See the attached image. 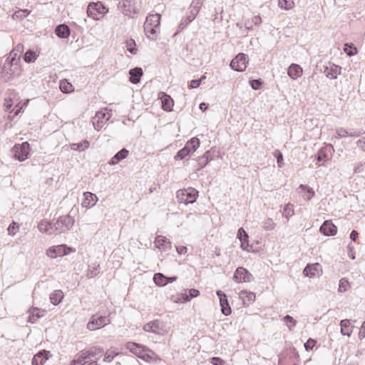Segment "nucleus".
<instances>
[{
  "label": "nucleus",
  "instance_id": "f257e3e1",
  "mask_svg": "<svg viewBox=\"0 0 365 365\" xmlns=\"http://www.w3.org/2000/svg\"><path fill=\"white\" fill-rule=\"evenodd\" d=\"M161 16L158 14H150L147 16L143 25L146 36L151 40L156 38L157 34L160 31Z\"/></svg>",
  "mask_w": 365,
  "mask_h": 365
},
{
  "label": "nucleus",
  "instance_id": "f03ea898",
  "mask_svg": "<svg viewBox=\"0 0 365 365\" xmlns=\"http://www.w3.org/2000/svg\"><path fill=\"white\" fill-rule=\"evenodd\" d=\"M203 0H193L189 8V14L181 21L178 26V31L183 30L197 15L202 4Z\"/></svg>",
  "mask_w": 365,
  "mask_h": 365
},
{
  "label": "nucleus",
  "instance_id": "7ed1b4c3",
  "mask_svg": "<svg viewBox=\"0 0 365 365\" xmlns=\"http://www.w3.org/2000/svg\"><path fill=\"white\" fill-rule=\"evenodd\" d=\"M200 146V140L195 137L189 140L184 148L180 150L175 155L176 160L185 159L187 156L193 153Z\"/></svg>",
  "mask_w": 365,
  "mask_h": 365
},
{
  "label": "nucleus",
  "instance_id": "20e7f679",
  "mask_svg": "<svg viewBox=\"0 0 365 365\" xmlns=\"http://www.w3.org/2000/svg\"><path fill=\"white\" fill-rule=\"evenodd\" d=\"M198 191L192 187L179 190L177 191L176 197L179 203L185 205L192 204L196 201Z\"/></svg>",
  "mask_w": 365,
  "mask_h": 365
},
{
  "label": "nucleus",
  "instance_id": "39448f33",
  "mask_svg": "<svg viewBox=\"0 0 365 365\" xmlns=\"http://www.w3.org/2000/svg\"><path fill=\"white\" fill-rule=\"evenodd\" d=\"M73 224L74 220L71 215H68L59 217L53 223L54 235L65 232L71 230Z\"/></svg>",
  "mask_w": 365,
  "mask_h": 365
},
{
  "label": "nucleus",
  "instance_id": "423d86ee",
  "mask_svg": "<svg viewBox=\"0 0 365 365\" xmlns=\"http://www.w3.org/2000/svg\"><path fill=\"white\" fill-rule=\"evenodd\" d=\"M125 347L130 352L141 359L151 358L152 351L146 348L142 344L135 342L129 341L126 344Z\"/></svg>",
  "mask_w": 365,
  "mask_h": 365
},
{
  "label": "nucleus",
  "instance_id": "0eeeda50",
  "mask_svg": "<svg viewBox=\"0 0 365 365\" xmlns=\"http://www.w3.org/2000/svg\"><path fill=\"white\" fill-rule=\"evenodd\" d=\"M108 9L101 3H90L87 8V14L95 20L101 19Z\"/></svg>",
  "mask_w": 365,
  "mask_h": 365
},
{
  "label": "nucleus",
  "instance_id": "6e6552de",
  "mask_svg": "<svg viewBox=\"0 0 365 365\" xmlns=\"http://www.w3.org/2000/svg\"><path fill=\"white\" fill-rule=\"evenodd\" d=\"M12 152L16 159L24 161L29 158L30 155V144L28 142L16 144L12 149Z\"/></svg>",
  "mask_w": 365,
  "mask_h": 365
},
{
  "label": "nucleus",
  "instance_id": "1a4fd4ad",
  "mask_svg": "<svg viewBox=\"0 0 365 365\" xmlns=\"http://www.w3.org/2000/svg\"><path fill=\"white\" fill-rule=\"evenodd\" d=\"M110 323V318L107 316L94 314L87 324V328L91 331L101 329Z\"/></svg>",
  "mask_w": 365,
  "mask_h": 365
},
{
  "label": "nucleus",
  "instance_id": "9d476101",
  "mask_svg": "<svg viewBox=\"0 0 365 365\" xmlns=\"http://www.w3.org/2000/svg\"><path fill=\"white\" fill-rule=\"evenodd\" d=\"M122 12L128 16H133L139 12V6L136 0H122L119 4Z\"/></svg>",
  "mask_w": 365,
  "mask_h": 365
},
{
  "label": "nucleus",
  "instance_id": "9b49d317",
  "mask_svg": "<svg viewBox=\"0 0 365 365\" xmlns=\"http://www.w3.org/2000/svg\"><path fill=\"white\" fill-rule=\"evenodd\" d=\"M248 63V56L245 53L237 54L230 62V67L238 72L244 71Z\"/></svg>",
  "mask_w": 365,
  "mask_h": 365
},
{
  "label": "nucleus",
  "instance_id": "f8f14e48",
  "mask_svg": "<svg viewBox=\"0 0 365 365\" xmlns=\"http://www.w3.org/2000/svg\"><path fill=\"white\" fill-rule=\"evenodd\" d=\"M233 279L237 283L250 282L254 280V277L247 269L240 267L235 271Z\"/></svg>",
  "mask_w": 365,
  "mask_h": 365
},
{
  "label": "nucleus",
  "instance_id": "ddd939ff",
  "mask_svg": "<svg viewBox=\"0 0 365 365\" xmlns=\"http://www.w3.org/2000/svg\"><path fill=\"white\" fill-rule=\"evenodd\" d=\"M143 330L147 332H152L157 334H163L165 331V327L163 322L160 320H154L145 324Z\"/></svg>",
  "mask_w": 365,
  "mask_h": 365
},
{
  "label": "nucleus",
  "instance_id": "4468645a",
  "mask_svg": "<svg viewBox=\"0 0 365 365\" xmlns=\"http://www.w3.org/2000/svg\"><path fill=\"white\" fill-rule=\"evenodd\" d=\"M68 250L70 248L65 245L53 246L46 250V255L51 258H56L67 255Z\"/></svg>",
  "mask_w": 365,
  "mask_h": 365
},
{
  "label": "nucleus",
  "instance_id": "2eb2a0df",
  "mask_svg": "<svg viewBox=\"0 0 365 365\" xmlns=\"http://www.w3.org/2000/svg\"><path fill=\"white\" fill-rule=\"evenodd\" d=\"M14 67L10 66L9 63H4L1 70L0 71V78H3L4 81H9L12 76H18L20 74L21 68L16 69V71H13Z\"/></svg>",
  "mask_w": 365,
  "mask_h": 365
},
{
  "label": "nucleus",
  "instance_id": "dca6fc26",
  "mask_svg": "<svg viewBox=\"0 0 365 365\" xmlns=\"http://www.w3.org/2000/svg\"><path fill=\"white\" fill-rule=\"evenodd\" d=\"M216 294L220 299L222 313L225 316H229L232 312V309L228 303L227 295L220 290H218Z\"/></svg>",
  "mask_w": 365,
  "mask_h": 365
},
{
  "label": "nucleus",
  "instance_id": "f3484780",
  "mask_svg": "<svg viewBox=\"0 0 365 365\" xmlns=\"http://www.w3.org/2000/svg\"><path fill=\"white\" fill-rule=\"evenodd\" d=\"M155 247L161 252H166L171 249V242L166 237L158 235L154 242Z\"/></svg>",
  "mask_w": 365,
  "mask_h": 365
},
{
  "label": "nucleus",
  "instance_id": "a211bd4d",
  "mask_svg": "<svg viewBox=\"0 0 365 365\" xmlns=\"http://www.w3.org/2000/svg\"><path fill=\"white\" fill-rule=\"evenodd\" d=\"M319 230L322 233L327 236L336 235L337 232L336 227L330 220H326L321 225Z\"/></svg>",
  "mask_w": 365,
  "mask_h": 365
},
{
  "label": "nucleus",
  "instance_id": "6ab92c4d",
  "mask_svg": "<svg viewBox=\"0 0 365 365\" xmlns=\"http://www.w3.org/2000/svg\"><path fill=\"white\" fill-rule=\"evenodd\" d=\"M322 272V266L319 263L307 264L303 270V273L307 277H314Z\"/></svg>",
  "mask_w": 365,
  "mask_h": 365
},
{
  "label": "nucleus",
  "instance_id": "aec40b11",
  "mask_svg": "<svg viewBox=\"0 0 365 365\" xmlns=\"http://www.w3.org/2000/svg\"><path fill=\"white\" fill-rule=\"evenodd\" d=\"M98 201V197L96 195L90 192L83 193V200L81 203L82 206L86 208H90L94 206Z\"/></svg>",
  "mask_w": 365,
  "mask_h": 365
},
{
  "label": "nucleus",
  "instance_id": "412c9836",
  "mask_svg": "<svg viewBox=\"0 0 365 365\" xmlns=\"http://www.w3.org/2000/svg\"><path fill=\"white\" fill-rule=\"evenodd\" d=\"M341 68L335 64H331L329 66H326L324 70V75L330 79H336L341 73Z\"/></svg>",
  "mask_w": 365,
  "mask_h": 365
},
{
  "label": "nucleus",
  "instance_id": "4be33fe9",
  "mask_svg": "<svg viewBox=\"0 0 365 365\" xmlns=\"http://www.w3.org/2000/svg\"><path fill=\"white\" fill-rule=\"evenodd\" d=\"M50 356V352L48 351L43 350L39 351L38 354L34 355L32 359L33 365H43L46 360Z\"/></svg>",
  "mask_w": 365,
  "mask_h": 365
},
{
  "label": "nucleus",
  "instance_id": "5701e85b",
  "mask_svg": "<svg viewBox=\"0 0 365 365\" xmlns=\"http://www.w3.org/2000/svg\"><path fill=\"white\" fill-rule=\"evenodd\" d=\"M53 222H48L46 220H42L38 225V228L41 232L51 235H54Z\"/></svg>",
  "mask_w": 365,
  "mask_h": 365
},
{
  "label": "nucleus",
  "instance_id": "b1692460",
  "mask_svg": "<svg viewBox=\"0 0 365 365\" xmlns=\"http://www.w3.org/2000/svg\"><path fill=\"white\" fill-rule=\"evenodd\" d=\"M237 238L240 241V247L243 250H249V236L248 234L245 232V230L240 227L237 231Z\"/></svg>",
  "mask_w": 365,
  "mask_h": 365
},
{
  "label": "nucleus",
  "instance_id": "393cba45",
  "mask_svg": "<svg viewBox=\"0 0 365 365\" xmlns=\"http://www.w3.org/2000/svg\"><path fill=\"white\" fill-rule=\"evenodd\" d=\"M5 63H9L10 64V66L14 67L13 71H16V69H19L20 68V56L18 55V53L15 51V50H13L7 57Z\"/></svg>",
  "mask_w": 365,
  "mask_h": 365
},
{
  "label": "nucleus",
  "instance_id": "a878e982",
  "mask_svg": "<svg viewBox=\"0 0 365 365\" xmlns=\"http://www.w3.org/2000/svg\"><path fill=\"white\" fill-rule=\"evenodd\" d=\"M29 316L28 317V322L31 324L36 322V321L42 317L45 313L44 310H41L37 307H32L29 310Z\"/></svg>",
  "mask_w": 365,
  "mask_h": 365
},
{
  "label": "nucleus",
  "instance_id": "bb28decb",
  "mask_svg": "<svg viewBox=\"0 0 365 365\" xmlns=\"http://www.w3.org/2000/svg\"><path fill=\"white\" fill-rule=\"evenodd\" d=\"M159 98L161 100L163 109L166 111L171 110L173 106V100L170 96L161 92L159 93Z\"/></svg>",
  "mask_w": 365,
  "mask_h": 365
},
{
  "label": "nucleus",
  "instance_id": "cd10ccee",
  "mask_svg": "<svg viewBox=\"0 0 365 365\" xmlns=\"http://www.w3.org/2000/svg\"><path fill=\"white\" fill-rule=\"evenodd\" d=\"M287 73L291 78L295 80L302 76V68L299 65L292 63L289 66Z\"/></svg>",
  "mask_w": 365,
  "mask_h": 365
},
{
  "label": "nucleus",
  "instance_id": "c85d7f7f",
  "mask_svg": "<svg viewBox=\"0 0 365 365\" xmlns=\"http://www.w3.org/2000/svg\"><path fill=\"white\" fill-rule=\"evenodd\" d=\"M130 81L132 83L136 84L140 82V78L143 76V69L140 67H135L129 71Z\"/></svg>",
  "mask_w": 365,
  "mask_h": 365
},
{
  "label": "nucleus",
  "instance_id": "c756f323",
  "mask_svg": "<svg viewBox=\"0 0 365 365\" xmlns=\"http://www.w3.org/2000/svg\"><path fill=\"white\" fill-rule=\"evenodd\" d=\"M128 155V150L125 148L121 149L120 151H118L116 154L114 155V156L110 159L109 161V164L114 165L118 164L121 160L126 158Z\"/></svg>",
  "mask_w": 365,
  "mask_h": 365
},
{
  "label": "nucleus",
  "instance_id": "7c9ffc66",
  "mask_svg": "<svg viewBox=\"0 0 365 365\" xmlns=\"http://www.w3.org/2000/svg\"><path fill=\"white\" fill-rule=\"evenodd\" d=\"M55 33L58 37L66 38L69 36L71 31L67 25L63 24L56 26Z\"/></svg>",
  "mask_w": 365,
  "mask_h": 365
},
{
  "label": "nucleus",
  "instance_id": "2f4dec72",
  "mask_svg": "<svg viewBox=\"0 0 365 365\" xmlns=\"http://www.w3.org/2000/svg\"><path fill=\"white\" fill-rule=\"evenodd\" d=\"M63 298L61 290H55L50 294V301L53 305L60 304Z\"/></svg>",
  "mask_w": 365,
  "mask_h": 365
},
{
  "label": "nucleus",
  "instance_id": "473e14b6",
  "mask_svg": "<svg viewBox=\"0 0 365 365\" xmlns=\"http://www.w3.org/2000/svg\"><path fill=\"white\" fill-rule=\"evenodd\" d=\"M100 272V265L97 263H92L88 265L87 271V277L88 278H93L97 276Z\"/></svg>",
  "mask_w": 365,
  "mask_h": 365
},
{
  "label": "nucleus",
  "instance_id": "72a5a7b5",
  "mask_svg": "<svg viewBox=\"0 0 365 365\" xmlns=\"http://www.w3.org/2000/svg\"><path fill=\"white\" fill-rule=\"evenodd\" d=\"M153 281L158 286H165L168 284V277L160 272L155 273L153 276Z\"/></svg>",
  "mask_w": 365,
  "mask_h": 365
},
{
  "label": "nucleus",
  "instance_id": "f704fd0d",
  "mask_svg": "<svg viewBox=\"0 0 365 365\" xmlns=\"http://www.w3.org/2000/svg\"><path fill=\"white\" fill-rule=\"evenodd\" d=\"M336 135H336L337 138H345L347 136H351V137L359 136V133H357L356 130L349 133L346 129H344L343 128H340L336 130Z\"/></svg>",
  "mask_w": 365,
  "mask_h": 365
},
{
  "label": "nucleus",
  "instance_id": "c9c22d12",
  "mask_svg": "<svg viewBox=\"0 0 365 365\" xmlns=\"http://www.w3.org/2000/svg\"><path fill=\"white\" fill-rule=\"evenodd\" d=\"M211 160L212 158L210 156V151H207L202 157L199 158V168L197 170H200L205 168Z\"/></svg>",
  "mask_w": 365,
  "mask_h": 365
},
{
  "label": "nucleus",
  "instance_id": "e433bc0d",
  "mask_svg": "<svg viewBox=\"0 0 365 365\" xmlns=\"http://www.w3.org/2000/svg\"><path fill=\"white\" fill-rule=\"evenodd\" d=\"M349 319H343L340 322L341 333L342 335L350 336L352 330L349 328Z\"/></svg>",
  "mask_w": 365,
  "mask_h": 365
},
{
  "label": "nucleus",
  "instance_id": "4c0bfd02",
  "mask_svg": "<svg viewBox=\"0 0 365 365\" xmlns=\"http://www.w3.org/2000/svg\"><path fill=\"white\" fill-rule=\"evenodd\" d=\"M84 355L87 356L89 360L91 357H95L96 356H101L103 353V349L101 347H93L88 351H83Z\"/></svg>",
  "mask_w": 365,
  "mask_h": 365
},
{
  "label": "nucleus",
  "instance_id": "58836bf2",
  "mask_svg": "<svg viewBox=\"0 0 365 365\" xmlns=\"http://www.w3.org/2000/svg\"><path fill=\"white\" fill-rule=\"evenodd\" d=\"M89 145L90 143L88 140H84L80 143L71 144V148L73 150L83 151L88 148Z\"/></svg>",
  "mask_w": 365,
  "mask_h": 365
},
{
  "label": "nucleus",
  "instance_id": "ea45409f",
  "mask_svg": "<svg viewBox=\"0 0 365 365\" xmlns=\"http://www.w3.org/2000/svg\"><path fill=\"white\" fill-rule=\"evenodd\" d=\"M299 189L305 191L303 197L307 200H310L314 195V191L313 189L307 185L302 184L299 186Z\"/></svg>",
  "mask_w": 365,
  "mask_h": 365
},
{
  "label": "nucleus",
  "instance_id": "a19ab883",
  "mask_svg": "<svg viewBox=\"0 0 365 365\" xmlns=\"http://www.w3.org/2000/svg\"><path fill=\"white\" fill-rule=\"evenodd\" d=\"M240 297L245 301V299H247L248 302H251L255 301V294L253 292H247L245 290H242L239 294ZM245 303V302H244Z\"/></svg>",
  "mask_w": 365,
  "mask_h": 365
},
{
  "label": "nucleus",
  "instance_id": "79ce46f5",
  "mask_svg": "<svg viewBox=\"0 0 365 365\" xmlns=\"http://www.w3.org/2000/svg\"><path fill=\"white\" fill-rule=\"evenodd\" d=\"M200 294L199 290L196 289H190L185 290L184 300L187 302L194 297H198Z\"/></svg>",
  "mask_w": 365,
  "mask_h": 365
},
{
  "label": "nucleus",
  "instance_id": "37998d69",
  "mask_svg": "<svg viewBox=\"0 0 365 365\" xmlns=\"http://www.w3.org/2000/svg\"><path fill=\"white\" fill-rule=\"evenodd\" d=\"M88 363V359L86 354L84 355V352H81L78 357L72 361L71 365H84L85 364Z\"/></svg>",
  "mask_w": 365,
  "mask_h": 365
},
{
  "label": "nucleus",
  "instance_id": "c03bdc74",
  "mask_svg": "<svg viewBox=\"0 0 365 365\" xmlns=\"http://www.w3.org/2000/svg\"><path fill=\"white\" fill-rule=\"evenodd\" d=\"M36 58H37L36 53L31 50H29L25 53L24 56V60L26 63H31V62H34L36 59Z\"/></svg>",
  "mask_w": 365,
  "mask_h": 365
},
{
  "label": "nucleus",
  "instance_id": "a18cd8bd",
  "mask_svg": "<svg viewBox=\"0 0 365 365\" xmlns=\"http://www.w3.org/2000/svg\"><path fill=\"white\" fill-rule=\"evenodd\" d=\"M344 51L349 56H352L357 53L356 48L353 44L349 43L344 44Z\"/></svg>",
  "mask_w": 365,
  "mask_h": 365
},
{
  "label": "nucleus",
  "instance_id": "49530a36",
  "mask_svg": "<svg viewBox=\"0 0 365 365\" xmlns=\"http://www.w3.org/2000/svg\"><path fill=\"white\" fill-rule=\"evenodd\" d=\"M278 5L282 9L289 10L294 6L293 0H278Z\"/></svg>",
  "mask_w": 365,
  "mask_h": 365
},
{
  "label": "nucleus",
  "instance_id": "de8ad7c7",
  "mask_svg": "<svg viewBox=\"0 0 365 365\" xmlns=\"http://www.w3.org/2000/svg\"><path fill=\"white\" fill-rule=\"evenodd\" d=\"M327 148L326 147H322L319 149L317 155V160L318 163H320L324 160L327 157Z\"/></svg>",
  "mask_w": 365,
  "mask_h": 365
},
{
  "label": "nucleus",
  "instance_id": "09e8293b",
  "mask_svg": "<svg viewBox=\"0 0 365 365\" xmlns=\"http://www.w3.org/2000/svg\"><path fill=\"white\" fill-rule=\"evenodd\" d=\"M118 354V352H115L113 350H108L104 355L103 361L105 362L110 363L113 360L114 357L116 356Z\"/></svg>",
  "mask_w": 365,
  "mask_h": 365
},
{
  "label": "nucleus",
  "instance_id": "8fccbe9b",
  "mask_svg": "<svg viewBox=\"0 0 365 365\" xmlns=\"http://www.w3.org/2000/svg\"><path fill=\"white\" fill-rule=\"evenodd\" d=\"M349 288V282L345 278L341 279L340 281H339L338 291L339 292H344Z\"/></svg>",
  "mask_w": 365,
  "mask_h": 365
},
{
  "label": "nucleus",
  "instance_id": "3c124183",
  "mask_svg": "<svg viewBox=\"0 0 365 365\" xmlns=\"http://www.w3.org/2000/svg\"><path fill=\"white\" fill-rule=\"evenodd\" d=\"M135 42L133 39H129L126 41V46L127 50L132 54H135L137 52V48H135Z\"/></svg>",
  "mask_w": 365,
  "mask_h": 365
},
{
  "label": "nucleus",
  "instance_id": "603ef678",
  "mask_svg": "<svg viewBox=\"0 0 365 365\" xmlns=\"http://www.w3.org/2000/svg\"><path fill=\"white\" fill-rule=\"evenodd\" d=\"M262 227L266 230H272L275 227V223L272 218H267L263 222Z\"/></svg>",
  "mask_w": 365,
  "mask_h": 365
},
{
  "label": "nucleus",
  "instance_id": "864d4df0",
  "mask_svg": "<svg viewBox=\"0 0 365 365\" xmlns=\"http://www.w3.org/2000/svg\"><path fill=\"white\" fill-rule=\"evenodd\" d=\"M72 85L66 81H61L60 83V88L63 93H68L71 92L72 91Z\"/></svg>",
  "mask_w": 365,
  "mask_h": 365
},
{
  "label": "nucleus",
  "instance_id": "5fc2aeb1",
  "mask_svg": "<svg viewBox=\"0 0 365 365\" xmlns=\"http://www.w3.org/2000/svg\"><path fill=\"white\" fill-rule=\"evenodd\" d=\"M96 118H99L101 120H103L104 123H106L110 119V114L109 113L99 111L97 112Z\"/></svg>",
  "mask_w": 365,
  "mask_h": 365
},
{
  "label": "nucleus",
  "instance_id": "6e6d98bb",
  "mask_svg": "<svg viewBox=\"0 0 365 365\" xmlns=\"http://www.w3.org/2000/svg\"><path fill=\"white\" fill-rule=\"evenodd\" d=\"M18 230L19 225L16 222H13L7 228L8 234L9 235H14L17 232Z\"/></svg>",
  "mask_w": 365,
  "mask_h": 365
},
{
  "label": "nucleus",
  "instance_id": "4d7b16f0",
  "mask_svg": "<svg viewBox=\"0 0 365 365\" xmlns=\"http://www.w3.org/2000/svg\"><path fill=\"white\" fill-rule=\"evenodd\" d=\"M284 322H285L287 324H290V325H288L289 330L292 329L293 327H295L297 324V321L290 315H286L284 319Z\"/></svg>",
  "mask_w": 365,
  "mask_h": 365
},
{
  "label": "nucleus",
  "instance_id": "13d9d810",
  "mask_svg": "<svg viewBox=\"0 0 365 365\" xmlns=\"http://www.w3.org/2000/svg\"><path fill=\"white\" fill-rule=\"evenodd\" d=\"M274 156L277 158V164L279 168L283 165V155L279 150H275L273 153Z\"/></svg>",
  "mask_w": 365,
  "mask_h": 365
},
{
  "label": "nucleus",
  "instance_id": "bf43d9fd",
  "mask_svg": "<svg viewBox=\"0 0 365 365\" xmlns=\"http://www.w3.org/2000/svg\"><path fill=\"white\" fill-rule=\"evenodd\" d=\"M262 83V81L261 79H255L250 81V84L252 89L258 90L259 89Z\"/></svg>",
  "mask_w": 365,
  "mask_h": 365
},
{
  "label": "nucleus",
  "instance_id": "052dcab7",
  "mask_svg": "<svg viewBox=\"0 0 365 365\" xmlns=\"http://www.w3.org/2000/svg\"><path fill=\"white\" fill-rule=\"evenodd\" d=\"M316 344V341L309 338L307 341L304 344V348L307 351L312 350Z\"/></svg>",
  "mask_w": 365,
  "mask_h": 365
},
{
  "label": "nucleus",
  "instance_id": "680f3d73",
  "mask_svg": "<svg viewBox=\"0 0 365 365\" xmlns=\"http://www.w3.org/2000/svg\"><path fill=\"white\" fill-rule=\"evenodd\" d=\"M284 214L286 217H288L289 216H292L294 215V210L292 208V206H290L289 204L287 205L284 209Z\"/></svg>",
  "mask_w": 365,
  "mask_h": 365
},
{
  "label": "nucleus",
  "instance_id": "e2e57ef3",
  "mask_svg": "<svg viewBox=\"0 0 365 365\" xmlns=\"http://www.w3.org/2000/svg\"><path fill=\"white\" fill-rule=\"evenodd\" d=\"M365 337V321L362 324L359 332V338L360 339H363Z\"/></svg>",
  "mask_w": 365,
  "mask_h": 365
},
{
  "label": "nucleus",
  "instance_id": "0e129e2a",
  "mask_svg": "<svg viewBox=\"0 0 365 365\" xmlns=\"http://www.w3.org/2000/svg\"><path fill=\"white\" fill-rule=\"evenodd\" d=\"M200 83H201V80L194 79L190 81V86L192 88H197L200 86Z\"/></svg>",
  "mask_w": 365,
  "mask_h": 365
},
{
  "label": "nucleus",
  "instance_id": "69168bd1",
  "mask_svg": "<svg viewBox=\"0 0 365 365\" xmlns=\"http://www.w3.org/2000/svg\"><path fill=\"white\" fill-rule=\"evenodd\" d=\"M104 122L101 120L99 118L95 122H93L94 128L99 130L102 127Z\"/></svg>",
  "mask_w": 365,
  "mask_h": 365
},
{
  "label": "nucleus",
  "instance_id": "338daca9",
  "mask_svg": "<svg viewBox=\"0 0 365 365\" xmlns=\"http://www.w3.org/2000/svg\"><path fill=\"white\" fill-rule=\"evenodd\" d=\"M176 250L179 255H185L187 252V248L185 246L176 247Z\"/></svg>",
  "mask_w": 365,
  "mask_h": 365
},
{
  "label": "nucleus",
  "instance_id": "774afa93",
  "mask_svg": "<svg viewBox=\"0 0 365 365\" xmlns=\"http://www.w3.org/2000/svg\"><path fill=\"white\" fill-rule=\"evenodd\" d=\"M359 236V233L356 230H352L350 233V239L352 240V241H356V238L358 237Z\"/></svg>",
  "mask_w": 365,
  "mask_h": 365
}]
</instances>
